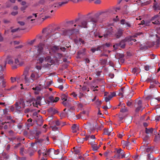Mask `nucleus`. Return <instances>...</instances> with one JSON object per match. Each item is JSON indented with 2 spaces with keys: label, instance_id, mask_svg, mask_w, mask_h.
Segmentation results:
<instances>
[{
  "label": "nucleus",
  "instance_id": "nucleus-33",
  "mask_svg": "<svg viewBox=\"0 0 160 160\" xmlns=\"http://www.w3.org/2000/svg\"><path fill=\"white\" fill-rule=\"evenodd\" d=\"M43 12H44L45 13H47L49 12L48 7L47 6H46L44 7L43 9Z\"/></svg>",
  "mask_w": 160,
  "mask_h": 160
},
{
  "label": "nucleus",
  "instance_id": "nucleus-43",
  "mask_svg": "<svg viewBox=\"0 0 160 160\" xmlns=\"http://www.w3.org/2000/svg\"><path fill=\"white\" fill-rule=\"evenodd\" d=\"M99 50V47H98L97 48H92L91 49V51L93 52H94L96 51Z\"/></svg>",
  "mask_w": 160,
  "mask_h": 160
},
{
  "label": "nucleus",
  "instance_id": "nucleus-23",
  "mask_svg": "<svg viewBox=\"0 0 160 160\" xmlns=\"http://www.w3.org/2000/svg\"><path fill=\"white\" fill-rule=\"evenodd\" d=\"M148 0H138L137 2H140L141 3L142 5H145L149 4V2L148 1Z\"/></svg>",
  "mask_w": 160,
  "mask_h": 160
},
{
  "label": "nucleus",
  "instance_id": "nucleus-22",
  "mask_svg": "<svg viewBox=\"0 0 160 160\" xmlns=\"http://www.w3.org/2000/svg\"><path fill=\"white\" fill-rule=\"evenodd\" d=\"M123 32L122 29H120L118 30L117 32L116 33L115 35L116 38H119L122 36Z\"/></svg>",
  "mask_w": 160,
  "mask_h": 160
},
{
  "label": "nucleus",
  "instance_id": "nucleus-36",
  "mask_svg": "<svg viewBox=\"0 0 160 160\" xmlns=\"http://www.w3.org/2000/svg\"><path fill=\"white\" fill-rule=\"evenodd\" d=\"M43 48L42 46L39 45L38 46V50L39 53L42 52Z\"/></svg>",
  "mask_w": 160,
  "mask_h": 160
},
{
  "label": "nucleus",
  "instance_id": "nucleus-64",
  "mask_svg": "<svg viewBox=\"0 0 160 160\" xmlns=\"http://www.w3.org/2000/svg\"><path fill=\"white\" fill-rule=\"evenodd\" d=\"M145 21L144 20H142L141 21L140 24L145 25Z\"/></svg>",
  "mask_w": 160,
  "mask_h": 160
},
{
  "label": "nucleus",
  "instance_id": "nucleus-61",
  "mask_svg": "<svg viewBox=\"0 0 160 160\" xmlns=\"http://www.w3.org/2000/svg\"><path fill=\"white\" fill-rule=\"evenodd\" d=\"M18 28L13 29L12 30L11 32H15L16 31H18Z\"/></svg>",
  "mask_w": 160,
  "mask_h": 160
},
{
  "label": "nucleus",
  "instance_id": "nucleus-27",
  "mask_svg": "<svg viewBox=\"0 0 160 160\" xmlns=\"http://www.w3.org/2000/svg\"><path fill=\"white\" fill-rule=\"evenodd\" d=\"M125 42H127V41H126V40H125V39L122 40L119 43V46L122 48H124L125 46Z\"/></svg>",
  "mask_w": 160,
  "mask_h": 160
},
{
  "label": "nucleus",
  "instance_id": "nucleus-28",
  "mask_svg": "<svg viewBox=\"0 0 160 160\" xmlns=\"http://www.w3.org/2000/svg\"><path fill=\"white\" fill-rule=\"evenodd\" d=\"M97 143H95L94 144H93V145H91L93 150L94 151H97L100 146L99 145L98 146H97Z\"/></svg>",
  "mask_w": 160,
  "mask_h": 160
},
{
  "label": "nucleus",
  "instance_id": "nucleus-11",
  "mask_svg": "<svg viewBox=\"0 0 160 160\" xmlns=\"http://www.w3.org/2000/svg\"><path fill=\"white\" fill-rule=\"evenodd\" d=\"M41 98L40 97H37L36 99H32V101H33L32 104L33 106L36 107H38V105H40L41 103Z\"/></svg>",
  "mask_w": 160,
  "mask_h": 160
},
{
  "label": "nucleus",
  "instance_id": "nucleus-47",
  "mask_svg": "<svg viewBox=\"0 0 160 160\" xmlns=\"http://www.w3.org/2000/svg\"><path fill=\"white\" fill-rule=\"evenodd\" d=\"M138 106H142V102L141 100H139L137 102Z\"/></svg>",
  "mask_w": 160,
  "mask_h": 160
},
{
  "label": "nucleus",
  "instance_id": "nucleus-6",
  "mask_svg": "<svg viewBox=\"0 0 160 160\" xmlns=\"http://www.w3.org/2000/svg\"><path fill=\"white\" fill-rule=\"evenodd\" d=\"M96 139L95 136L92 135L91 136L87 135L84 138L85 140H88V144H90L91 145H93L96 142H95L94 140Z\"/></svg>",
  "mask_w": 160,
  "mask_h": 160
},
{
  "label": "nucleus",
  "instance_id": "nucleus-17",
  "mask_svg": "<svg viewBox=\"0 0 160 160\" xmlns=\"http://www.w3.org/2000/svg\"><path fill=\"white\" fill-rule=\"evenodd\" d=\"M85 128L89 129L91 130H93L94 128L93 123H87L85 125Z\"/></svg>",
  "mask_w": 160,
  "mask_h": 160
},
{
  "label": "nucleus",
  "instance_id": "nucleus-16",
  "mask_svg": "<svg viewBox=\"0 0 160 160\" xmlns=\"http://www.w3.org/2000/svg\"><path fill=\"white\" fill-rule=\"evenodd\" d=\"M37 17V15L36 14H33L32 15L28 17L26 20L28 22L32 23V21L35 20Z\"/></svg>",
  "mask_w": 160,
  "mask_h": 160
},
{
  "label": "nucleus",
  "instance_id": "nucleus-13",
  "mask_svg": "<svg viewBox=\"0 0 160 160\" xmlns=\"http://www.w3.org/2000/svg\"><path fill=\"white\" fill-rule=\"evenodd\" d=\"M39 77V75L37 72H35L32 71L30 74V77L32 78V79L33 80H37Z\"/></svg>",
  "mask_w": 160,
  "mask_h": 160
},
{
  "label": "nucleus",
  "instance_id": "nucleus-58",
  "mask_svg": "<svg viewBox=\"0 0 160 160\" xmlns=\"http://www.w3.org/2000/svg\"><path fill=\"white\" fill-rule=\"evenodd\" d=\"M58 88H59L60 90H62L63 88V87L62 85H60L58 86Z\"/></svg>",
  "mask_w": 160,
  "mask_h": 160
},
{
  "label": "nucleus",
  "instance_id": "nucleus-50",
  "mask_svg": "<svg viewBox=\"0 0 160 160\" xmlns=\"http://www.w3.org/2000/svg\"><path fill=\"white\" fill-rule=\"evenodd\" d=\"M119 46V44H116L115 45H113V48H115V49H117L118 48V47Z\"/></svg>",
  "mask_w": 160,
  "mask_h": 160
},
{
  "label": "nucleus",
  "instance_id": "nucleus-35",
  "mask_svg": "<svg viewBox=\"0 0 160 160\" xmlns=\"http://www.w3.org/2000/svg\"><path fill=\"white\" fill-rule=\"evenodd\" d=\"M56 124L57 126L61 125L62 126H63L64 125V124L63 123H61L59 121H57L56 122Z\"/></svg>",
  "mask_w": 160,
  "mask_h": 160
},
{
  "label": "nucleus",
  "instance_id": "nucleus-7",
  "mask_svg": "<svg viewBox=\"0 0 160 160\" xmlns=\"http://www.w3.org/2000/svg\"><path fill=\"white\" fill-rule=\"evenodd\" d=\"M46 147L44 146H42L38 151L39 156H42L44 157L47 156V151H46Z\"/></svg>",
  "mask_w": 160,
  "mask_h": 160
},
{
  "label": "nucleus",
  "instance_id": "nucleus-2",
  "mask_svg": "<svg viewBox=\"0 0 160 160\" xmlns=\"http://www.w3.org/2000/svg\"><path fill=\"white\" fill-rule=\"evenodd\" d=\"M47 156L54 158L61 159L63 156L62 153H60L58 150H55L54 149H50L47 152Z\"/></svg>",
  "mask_w": 160,
  "mask_h": 160
},
{
  "label": "nucleus",
  "instance_id": "nucleus-63",
  "mask_svg": "<svg viewBox=\"0 0 160 160\" xmlns=\"http://www.w3.org/2000/svg\"><path fill=\"white\" fill-rule=\"evenodd\" d=\"M36 68L38 69V70H40L41 69V66H37L36 67Z\"/></svg>",
  "mask_w": 160,
  "mask_h": 160
},
{
  "label": "nucleus",
  "instance_id": "nucleus-44",
  "mask_svg": "<svg viewBox=\"0 0 160 160\" xmlns=\"http://www.w3.org/2000/svg\"><path fill=\"white\" fill-rule=\"evenodd\" d=\"M132 104V102H130V101H128L127 102V105L129 106L130 107Z\"/></svg>",
  "mask_w": 160,
  "mask_h": 160
},
{
  "label": "nucleus",
  "instance_id": "nucleus-39",
  "mask_svg": "<svg viewBox=\"0 0 160 160\" xmlns=\"http://www.w3.org/2000/svg\"><path fill=\"white\" fill-rule=\"evenodd\" d=\"M142 106H138L136 108V111H138L139 110H141V111L142 110Z\"/></svg>",
  "mask_w": 160,
  "mask_h": 160
},
{
  "label": "nucleus",
  "instance_id": "nucleus-14",
  "mask_svg": "<svg viewBox=\"0 0 160 160\" xmlns=\"http://www.w3.org/2000/svg\"><path fill=\"white\" fill-rule=\"evenodd\" d=\"M73 101L72 99L71 98H68L67 99L63 101L62 104L65 107H69L70 106L71 102Z\"/></svg>",
  "mask_w": 160,
  "mask_h": 160
},
{
  "label": "nucleus",
  "instance_id": "nucleus-31",
  "mask_svg": "<svg viewBox=\"0 0 160 160\" xmlns=\"http://www.w3.org/2000/svg\"><path fill=\"white\" fill-rule=\"evenodd\" d=\"M50 99L53 102H57L59 100V98L58 97H56L54 98L53 97H51L50 98Z\"/></svg>",
  "mask_w": 160,
  "mask_h": 160
},
{
  "label": "nucleus",
  "instance_id": "nucleus-42",
  "mask_svg": "<svg viewBox=\"0 0 160 160\" xmlns=\"http://www.w3.org/2000/svg\"><path fill=\"white\" fill-rule=\"evenodd\" d=\"M145 149L146 150V151L147 152H150V151L151 150V147H146V148H145Z\"/></svg>",
  "mask_w": 160,
  "mask_h": 160
},
{
  "label": "nucleus",
  "instance_id": "nucleus-49",
  "mask_svg": "<svg viewBox=\"0 0 160 160\" xmlns=\"http://www.w3.org/2000/svg\"><path fill=\"white\" fill-rule=\"evenodd\" d=\"M101 2V1L100 0H96L94 2L96 4H99Z\"/></svg>",
  "mask_w": 160,
  "mask_h": 160
},
{
  "label": "nucleus",
  "instance_id": "nucleus-24",
  "mask_svg": "<svg viewBox=\"0 0 160 160\" xmlns=\"http://www.w3.org/2000/svg\"><path fill=\"white\" fill-rule=\"evenodd\" d=\"M32 120L31 118H29L27 122H26L27 126L28 127V128L32 126L33 125L32 122Z\"/></svg>",
  "mask_w": 160,
  "mask_h": 160
},
{
  "label": "nucleus",
  "instance_id": "nucleus-19",
  "mask_svg": "<svg viewBox=\"0 0 160 160\" xmlns=\"http://www.w3.org/2000/svg\"><path fill=\"white\" fill-rule=\"evenodd\" d=\"M118 106H121L122 108L120 110V112H125L128 111V110L127 108L125 107V104L124 103H120Z\"/></svg>",
  "mask_w": 160,
  "mask_h": 160
},
{
  "label": "nucleus",
  "instance_id": "nucleus-51",
  "mask_svg": "<svg viewBox=\"0 0 160 160\" xmlns=\"http://www.w3.org/2000/svg\"><path fill=\"white\" fill-rule=\"evenodd\" d=\"M23 152H24V148H21L20 149V153L22 155H23L24 154Z\"/></svg>",
  "mask_w": 160,
  "mask_h": 160
},
{
  "label": "nucleus",
  "instance_id": "nucleus-60",
  "mask_svg": "<svg viewBox=\"0 0 160 160\" xmlns=\"http://www.w3.org/2000/svg\"><path fill=\"white\" fill-rule=\"evenodd\" d=\"M78 107L80 108H82L83 107V105H82L81 104V103H79L78 104Z\"/></svg>",
  "mask_w": 160,
  "mask_h": 160
},
{
  "label": "nucleus",
  "instance_id": "nucleus-41",
  "mask_svg": "<svg viewBox=\"0 0 160 160\" xmlns=\"http://www.w3.org/2000/svg\"><path fill=\"white\" fill-rule=\"evenodd\" d=\"M95 103L97 105H99L101 104L102 102L101 101H99L98 99H97V100L96 101Z\"/></svg>",
  "mask_w": 160,
  "mask_h": 160
},
{
  "label": "nucleus",
  "instance_id": "nucleus-9",
  "mask_svg": "<svg viewBox=\"0 0 160 160\" xmlns=\"http://www.w3.org/2000/svg\"><path fill=\"white\" fill-rule=\"evenodd\" d=\"M151 20L154 24L156 25L160 24V17L158 15H156L152 17Z\"/></svg>",
  "mask_w": 160,
  "mask_h": 160
},
{
  "label": "nucleus",
  "instance_id": "nucleus-10",
  "mask_svg": "<svg viewBox=\"0 0 160 160\" xmlns=\"http://www.w3.org/2000/svg\"><path fill=\"white\" fill-rule=\"evenodd\" d=\"M51 60L50 57L49 56L46 57L40 58L38 59L39 63L41 64L42 63H44L45 62H50Z\"/></svg>",
  "mask_w": 160,
  "mask_h": 160
},
{
  "label": "nucleus",
  "instance_id": "nucleus-54",
  "mask_svg": "<svg viewBox=\"0 0 160 160\" xmlns=\"http://www.w3.org/2000/svg\"><path fill=\"white\" fill-rule=\"evenodd\" d=\"M71 95L72 96L74 97L77 98V95L74 92H72Z\"/></svg>",
  "mask_w": 160,
  "mask_h": 160
},
{
  "label": "nucleus",
  "instance_id": "nucleus-56",
  "mask_svg": "<svg viewBox=\"0 0 160 160\" xmlns=\"http://www.w3.org/2000/svg\"><path fill=\"white\" fill-rule=\"evenodd\" d=\"M110 100V99L108 97L105 98V100L106 102H108Z\"/></svg>",
  "mask_w": 160,
  "mask_h": 160
},
{
  "label": "nucleus",
  "instance_id": "nucleus-38",
  "mask_svg": "<svg viewBox=\"0 0 160 160\" xmlns=\"http://www.w3.org/2000/svg\"><path fill=\"white\" fill-rule=\"evenodd\" d=\"M120 155L122 158L126 157V154H125V152L123 151L121 153V154H120Z\"/></svg>",
  "mask_w": 160,
  "mask_h": 160
},
{
  "label": "nucleus",
  "instance_id": "nucleus-55",
  "mask_svg": "<svg viewBox=\"0 0 160 160\" xmlns=\"http://www.w3.org/2000/svg\"><path fill=\"white\" fill-rule=\"evenodd\" d=\"M18 23H19L21 26H23L25 24V23L24 22L22 21L18 22Z\"/></svg>",
  "mask_w": 160,
  "mask_h": 160
},
{
  "label": "nucleus",
  "instance_id": "nucleus-1",
  "mask_svg": "<svg viewBox=\"0 0 160 160\" xmlns=\"http://www.w3.org/2000/svg\"><path fill=\"white\" fill-rule=\"evenodd\" d=\"M56 28H53L52 29L45 28L42 30V32L44 36L50 35L53 36L55 38H58L60 37V34L57 32Z\"/></svg>",
  "mask_w": 160,
  "mask_h": 160
},
{
  "label": "nucleus",
  "instance_id": "nucleus-26",
  "mask_svg": "<svg viewBox=\"0 0 160 160\" xmlns=\"http://www.w3.org/2000/svg\"><path fill=\"white\" fill-rule=\"evenodd\" d=\"M132 38V37H127L125 39V40H126V41H127V42H129L132 41L134 42L136 41V40L135 39L133 38Z\"/></svg>",
  "mask_w": 160,
  "mask_h": 160
},
{
  "label": "nucleus",
  "instance_id": "nucleus-8",
  "mask_svg": "<svg viewBox=\"0 0 160 160\" xmlns=\"http://www.w3.org/2000/svg\"><path fill=\"white\" fill-rule=\"evenodd\" d=\"M130 90L128 89L122 88L120 91L118 95L122 97L127 96H128V93L129 92Z\"/></svg>",
  "mask_w": 160,
  "mask_h": 160
},
{
  "label": "nucleus",
  "instance_id": "nucleus-52",
  "mask_svg": "<svg viewBox=\"0 0 160 160\" xmlns=\"http://www.w3.org/2000/svg\"><path fill=\"white\" fill-rule=\"evenodd\" d=\"M123 136V133L121 132V133H119L118 135V137L120 138H121Z\"/></svg>",
  "mask_w": 160,
  "mask_h": 160
},
{
  "label": "nucleus",
  "instance_id": "nucleus-46",
  "mask_svg": "<svg viewBox=\"0 0 160 160\" xmlns=\"http://www.w3.org/2000/svg\"><path fill=\"white\" fill-rule=\"evenodd\" d=\"M116 155V159H120L121 158H121V156L120 154H117Z\"/></svg>",
  "mask_w": 160,
  "mask_h": 160
},
{
  "label": "nucleus",
  "instance_id": "nucleus-15",
  "mask_svg": "<svg viewBox=\"0 0 160 160\" xmlns=\"http://www.w3.org/2000/svg\"><path fill=\"white\" fill-rule=\"evenodd\" d=\"M99 14L97 13L93 16H91L90 17V21L93 23H96L98 20V17Z\"/></svg>",
  "mask_w": 160,
  "mask_h": 160
},
{
  "label": "nucleus",
  "instance_id": "nucleus-29",
  "mask_svg": "<svg viewBox=\"0 0 160 160\" xmlns=\"http://www.w3.org/2000/svg\"><path fill=\"white\" fill-rule=\"evenodd\" d=\"M153 129L152 128H146L145 132L147 134H151L153 132Z\"/></svg>",
  "mask_w": 160,
  "mask_h": 160
},
{
  "label": "nucleus",
  "instance_id": "nucleus-48",
  "mask_svg": "<svg viewBox=\"0 0 160 160\" xmlns=\"http://www.w3.org/2000/svg\"><path fill=\"white\" fill-rule=\"evenodd\" d=\"M137 69L136 68H133L132 70V72H133L134 73H135V72H137Z\"/></svg>",
  "mask_w": 160,
  "mask_h": 160
},
{
  "label": "nucleus",
  "instance_id": "nucleus-53",
  "mask_svg": "<svg viewBox=\"0 0 160 160\" xmlns=\"http://www.w3.org/2000/svg\"><path fill=\"white\" fill-rule=\"evenodd\" d=\"M18 13V12L17 11H16L15 12H13L11 13V14L13 16H15L16 15H17Z\"/></svg>",
  "mask_w": 160,
  "mask_h": 160
},
{
  "label": "nucleus",
  "instance_id": "nucleus-45",
  "mask_svg": "<svg viewBox=\"0 0 160 160\" xmlns=\"http://www.w3.org/2000/svg\"><path fill=\"white\" fill-rule=\"evenodd\" d=\"M150 22L146 21L145 22V26H149L150 25Z\"/></svg>",
  "mask_w": 160,
  "mask_h": 160
},
{
  "label": "nucleus",
  "instance_id": "nucleus-21",
  "mask_svg": "<svg viewBox=\"0 0 160 160\" xmlns=\"http://www.w3.org/2000/svg\"><path fill=\"white\" fill-rule=\"evenodd\" d=\"M107 95H108V97L111 99L112 98L115 96L116 93L114 92H111L110 93L106 92L105 93L104 96Z\"/></svg>",
  "mask_w": 160,
  "mask_h": 160
},
{
  "label": "nucleus",
  "instance_id": "nucleus-25",
  "mask_svg": "<svg viewBox=\"0 0 160 160\" xmlns=\"http://www.w3.org/2000/svg\"><path fill=\"white\" fill-rule=\"evenodd\" d=\"M72 129L73 132H76L78 129V126L77 124H74L72 126Z\"/></svg>",
  "mask_w": 160,
  "mask_h": 160
},
{
  "label": "nucleus",
  "instance_id": "nucleus-4",
  "mask_svg": "<svg viewBox=\"0 0 160 160\" xmlns=\"http://www.w3.org/2000/svg\"><path fill=\"white\" fill-rule=\"evenodd\" d=\"M113 32L112 28L111 27L107 29L104 34H102V35H99L98 37L101 38L103 37L105 39H107L110 37L112 36L113 35Z\"/></svg>",
  "mask_w": 160,
  "mask_h": 160
},
{
  "label": "nucleus",
  "instance_id": "nucleus-34",
  "mask_svg": "<svg viewBox=\"0 0 160 160\" xmlns=\"http://www.w3.org/2000/svg\"><path fill=\"white\" fill-rule=\"evenodd\" d=\"M68 98L64 94H62L61 96V98L63 101H65L66 99H68Z\"/></svg>",
  "mask_w": 160,
  "mask_h": 160
},
{
  "label": "nucleus",
  "instance_id": "nucleus-32",
  "mask_svg": "<svg viewBox=\"0 0 160 160\" xmlns=\"http://www.w3.org/2000/svg\"><path fill=\"white\" fill-rule=\"evenodd\" d=\"M153 8L155 10H160V5L156 3H154Z\"/></svg>",
  "mask_w": 160,
  "mask_h": 160
},
{
  "label": "nucleus",
  "instance_id": "nucleus-62",
  "mask_svg": "<svg viewBox=\"0 0 160 160\" xmlns=\"http://www.w3.org/2000/svg\"><path fill=\"white\" fill-rule=\"evenodd\" d=\"M146 71H148L149 69V67L148 66H146L144 67Z\"/></svg>",
  "mask_w": 160,
  "mask_h": 160
},
{
  "label": "nucleus",
  "instance_id": "nucleus-12",
  "mask_svg": "<svg viewBox=\"0 0 160 160\" xmlns=\"http://www.w3.org/2000/svg\"><path fill=\"white\" fill-rule=\"evenodd\" d=\"M75 22H77V23H78V22H80L81 25H78V26L81 28H87V23L86 21L85 20H82L80 21L79 19H77L76 20Z\"/></svg>",
  "mask_w": 160,
  "mask_h": 160
},
{
  "label": "nucleus",
  "instance_id": "nucleus-30",
  "mask_svg": "<svg viewBox=\"0 0 160 160\" xmlns=\"http://www.w3.org/2000/svg\"><path fill=\"white\" fill-rule=\"evenodd\" d=\"M32 89L35 91V94H38V92L41 90L40 88L37 86L35 88H33Z\"/></svg>",
  "mask_w": 160,
  "mask_h": 160
},
{
  "label": "nucleus",
  "instance_id": "nucleus-3",
  "mask_svg": "<svg viewBox=\"0 0 160 160\" xmlns=\"http://www.w3.org/2000/svg\"><path fill=\"white\" fill-rule=\"evenodd\" d=\"M6 62L12 65V68L14 69L17 68V65L19 63V60L18 59L14 58L12 56H8L6 59L4 67H5Z\"/></svg>",
  "mask_w": 160,
  "mask_h": 160
},
{
  "label": "nucleus",
  "instance_id": "nucleus-37",
  "mask_svg": "<svg viewBox=\"0 0 160 160\" xmlns=\"http://www.w3.org/2000/svg\"><path fill=\"white\" fill-rule=\"evenodd\" d=\"M115 150L116 151L117 154H120L123 151L122 150L121 148H116Z\"/></svg>",
  "mask_w": 160,
  "mask_h": 160
},
{
  "label": "nucleus",
  "instance_id": "nucleus-18",
  "mask_svg": "<svg viewBox=\"0 0 160 160\" xmlns=\"http://www.w3.org/2000/svg\"><path fill=\"white\" fill-rule=\"evenodd\" d=\"M112 130L113 129L112 127L109 128V129L105 128L104 129V134L108 136L112 134L111 132Z\"/></svg>",
  "mask_w": 160,
  "mask_h": 160
},
{
  "label": "nucleus",
  "instance_id": "nucleus-59",
  "mask_svg": "<svg viewBox=\"0 0 160 160\" xmlns=\"http://www.w3.org/2000/svg\"><path fill=\"white\" fill-rule=\"evenodd\" d=\"M11 81L12 82H13L16 81V79L12 77L11 78Z\"/></svg>",
  "mask_w": 160,
  "mask_h": 160
},
{
  "label": "nucleus",
  "instance_id": "nucleus-5",
  "mask_svg": "<svg viewBox=\"0 0 160 160\" xmlns=\"http://www.w3.org/2000/svg\"><path fill=\"white\" fill-rule=\"evenodd\" d=\"M29 73L28 70H26L24 72L23 75L24 76V79L25 83L29 85L30 83H32L33 80L32 79V78L30 77V76H29Z\"/></svg>",
  "mask_w": 160,
  "mask_h": 160
},
{
  "label": "nucleus",
  "instance_id": "nucleus-57",
  "mask_svg": "<svg viewBox=\"0 0 160 160\" xmlns=\"http://www.w3.org/2000/svg\"><path fill=\"white\" fill-rule=\"evenodd\" d=\"M109 152H104V155L106 157H108V154Z\"/></svg>",
  "mask_w": 160,
  "mask_h": 160
},
{
  "label": "nucleus",
  "instance_id": "nucleus-40",
  "mask_svg": "<svg viewBox=\"0 0 160 160\" xmlns=\"http://www.w3.org/2000/svg\"><path fill=\"white\" fill-rule=\"evenodd\" d=\"M102 107L104 109H107L110 108L111 107V106L110 105H109L108 107L106 105L105 106H102Z\"/></svg>",
  "mask_w": 160,
  "mask_h": 160
},
{
  "label": "nucleus",
  "instance_id": "nucleus-20",
  "mask_svg": "<svg viewBox=\"0 0 160 160\" xmlns=\"http://www.w3.org/2000/svg\"><path fill=\"white\" fill-rule=\"evenodd\" d=\"M121 23L122 25H125V27L128 29V27H131V25L128 22L125 21L124 19H122L121 20Z\"/></svg>",
  "mask_w": 160,
  "mask_h": 160
}]
</instances>
